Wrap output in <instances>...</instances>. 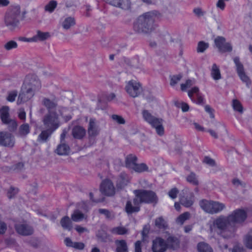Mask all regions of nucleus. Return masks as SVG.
Instances as JSON below:
<instances>
[{"label":"nucleus","mask_w":252,"mask_h":252,"mask_svg":"<svg viewBox=\"0 0 252 252\" xmlns=\"http://www.w3.org/2000/svg\"><path fill=\"white\" fill-rule=\"evenodd\" d=\"M160 14L156 10L149 11L139 16L133 25L135 32L140 34H147L154 29L153 24Z\"/></svg>","instance_id":"obj_1"},{"label":"nucleus","mask_w":252,"mask_h":252,"mask_svg":"<svg viewBox=\"0 0 252 252\" xmlns=\"http://www.w3.org/2000/svg\"><path fill=\"white\" fill-rule=\"evenodd\" d=\"M213 227L218 229V233L224 238H229L234 236L237 228L233 226L228 216L220 215L213 221Z\"/></svg>","instance_id":"obj_2"},{"label":"nucleus","mask_w":252,"mask_h":252,"mask_svg":"<svg viewBox=\"0 0 252 252\" xmlns=\"http://www.w3.org/2000/svg\"><path fill=\"white\" fill-rule=\"evenodd\" d=\"M135 198L133 203L135 204H157L158 201V197L156 193L152 190L145 189H136L133 191Z\"/></svg>","instance_id":"obj_3"},{"label":"nucleus","mask_w":252,"mask_h":252,"mask_svg":"<svg viewBox=\"0 0 252 252\" xmlns=\"http://www.w3.org/2000/svg\"><path fill=\"white\" fill-rule=\"evenodd\" d=\"M20 13V7L17 5L11 7L5 13L4 22L9 30H13L18 27Z\"/></svg>","instance_id":"obj_4"},{"label":"nucleus","mask_w":252,"mask_h":252,"mask_svg":"<svg viewBox=\"0 0 252 252\" xmlns=\"http://www.w3.org/2000/svg\"><path fill=\"white\" fill-rule=\"evenodd\" d=\"M164 237L167 239L166 242L160 237H157L153 241L152 250L153 252H165L168 248L173 246V237L168 232L163 233Z\"/></svg>","instance_id":"obj_5"},{"label":"nucleus","mask_w":252,"mask_h":252,"mask_svg":"<svg viewBox=\"0 0 252 252\" xmlns=\"http://www.w3.org/2000/svg\"><path fill=\"white\" fill-rule=\"evenodd\" d=\"M199 204L202 210L211 214H217L225 208V205L223 203L205 199L200 200Z\"/></svg>","instance_id":"obj_6"},{"label":"nucleus","mask_w":252,"mask_h":252,"mask_svg":"<svg viewBox=\"0 0 252 252\" xmlns=\"http://www.w3.org/2000/svg\"><path fill=\"white\" fill-rule=\"evenodd\" d=\"M142 114L144 120L155 128L157 134L160 136L163 135L162 120L152 116L147 110H144Z\"/></svg>","instance_id":"obj_7"},{"label":"nucleus","mask_w":252,"mask_h":252,"mask_svg":"<svg viewBox=\"0 0 252 252\" xmlns=\"http://www.w3.org/2000/svg\"><path fill=\"white\" fill-rule=\"evenodd\" d=\"M228 216L233 226L236 227V224H242L245 221L248 214L244 209L238 208L233 211Z\"/></svg>","instance_id":"obj_8"},{"label":"nucleus","mask_w":252,"mask_h":252,"mask_svg":"<svg viewBox=\"0 0 252 252\" xmlns=\"http://www.w3.org/2000/svg\"><path fill=\"white\" fill-rule=\"evenodd\" d=\"M45 128L54 131L60 126L59 116L56 112H51L45 115L43 119Z\"/></svg>","instance_id":"obj_9"},{"label":"nucleus","mask_w":252,"mask_h":252,"mask_svg":"<svg viewBox=\"0 0 252 252\" xmlns=\"http://www.w3.org/2000/svg\"><path fill=\"white\" fill-rule=\"evenodd\" d=\"M9 107L3 106L0 109V117L3 124L7 126L8 129L10 131H14L17 127V123L15 120L10 118Z\"/></svg>","instance_id":"obj_10"},{"label":"nucleus","mask_w":252,"mask_h":252,"mask_svg":"<svg viewBox=\"0 0 252 252\" xmlns=\"http://www.w3.org/2000/svg\"><path fill=\"white\" fill-rule=\"evenodd\" d=\"M23 86L35 92L39 91L41 86L39 79L34 74L27 75L25 77Z\"/></svg>","instance_id":"obj_11"},{"label":"nucleus","mask_w":252,"mask_h":252,"mask_svg":"<svg viewBox=\"0 0 252 252\" xmlns=\"http://www.w3.org/2000/svg\"><path fill=\"white\" fill-rule=\"evenodd\" d=\"M188 94L191 101L198 105H202L205 103V99L203 94L197 87H193L188 92Z\"/></svg>","instance_id":"obj_12"},{"label":"nucleus","mask_w":252,"mask_h":252,"mask_svg":"<svg viewBox=\"0 0 252 252\" xmlns=\"http://www.w3.org/2000/svg\"><path fill=\"white\" fill-rule=\"evenodd\" d=\"M214 43L220 52H230L232 50L231 43L226 42V39L223 36H217L214 40Z\"/></svg>","instance_id":"obj_13"},{"label":"nucleus","mask_w":252,"mask_h":252,"mask_svg":"<svg viewBox=\"0 0 252 252\" xmlns=\"http://www.w3.org/2000/svg\"><path fill=\"white\" fill-rule=\"evenodd\" d=\"M234 63L236 67L237 74L241 80L248 85L251 83L249 77L246 74L243 64L240 62L238 57H235L233 59Z\"/></svg>","instance_id":"obj_14"},{"label":"nucleus","mask_w":252,"mask_h":252,"mask_svg":"<svg viewBox=\"0 0 252 252\" xmlns=\"http://www.w3.org/2000/svg\"><path fill=\"white\" fill-rule=\"evenodd\" d=\"M127 93L133 97L138 96L140 94L142 88L139 83L135 81H130L126 87Z\"/></svg>","instance_id":"obj_15"},{"label":"nucleus","mask_w":252,"mask_h":252,"mask_svg":"<svg viewBox=\"0 0 252 252\" xmlns=\"http://www.w3.org/2000/svg\"><path fill=\"white\" fill-rule=\"evenodd\" d=\"M15 139L14 136L11 133L8 132H0V145L12 148L15 145Z\"/></svg>","instance_id":"obj_16"},{"label":"nucleus","mask_w":252,"mask_h":252,"mask_svg":"<svg viewBox=\"0 0 252 252\" xmlns=\"http://www.w3.org/2000/svg\"><path fill=\"white\" fill-rule=\"evenodd\" d=\"M35 93V92L23 86L18 97L17 104L19 105L28 101L33 97Z\"/></svg>","instance_id":"obj_17"},{"label":"nucleus","mask_w":252,"mask_h":252,"mask_svg":"<svg viewBox=\"0 0 252 252\" xmlns=\"http://www.w3.org/2000/svg\"><path fill=\"white\" fill-rule=\"evenodd\" d=\"M100 190L102 193L107 196L114 195L115 193V189L113 184L109 179H105L102 182Z\"/></svg>","instance_id":"obj_18"},{"label":"nucleus","mask_w":252,"mask_h":252,"mask_svg":"<svg viewBox=\"0 0 252 252\" xmlns=\"http://www.w3.org/2000/svg\"><path fill=\"white\" fill-rule=\"evenodd\" d=\"M16 232L23 236H29L33 232V228L26 222L17 223L14 225Z\"/></svg>","instance_id":"obj_19"},{"label":"nucleus","mask_w":252,"mask_h":252,"mask_svg":"<svg viewBox=\"0 0 252 252\" xmlns=\"http://www.w3.org/2000/svg\"><path fill=\"white\" fill-rule=\"evenodd\" d=\"M130 178L125 172L121 173L117 179L116 186L118 189H122L125 188L130 182Z\"/></svg>","instance_id":"obj_20"},{"label":"nucleus","mask_w":252,"mask_h":252,"mask_svg":"<svg viewBox=\"0 0 252 252\" xmlns=\"http://www.w3.org/2000/svg\"><path fill=\"white\" fill-rule=\"evenodd\" d=\"M99 132V129L96 124L95 120L93 118L90 119L88 128V133L89 137H95L98 135Z\"/></svg>","instance_id":"obj_21"},{"label":"nucleus","mask_w":252,"mask_h":252,"mask_svg":"<svg viewBox=\"0 0 252 252\" xmlns=\"http://www.w3.org/2000/svg\"><path fill=\"white\" fill-rule=\"evenodd\" d=\"M194 201V195L192 192L186 196H181L180 199V203L187 208L191 206Z\"/></svg>","instance_id":"obj_22"},{"label":"nucleus","mask_w":252,"mask_h":252,"mask_svg":"<svg viewBox=\"0 0 252 252\" xmlns=\"http://www.w3.org/2000/svg\"><path fill=\"white\" fill-rule=\"evenodd\" d=\"M86 133L85 129L80 126H75L72 129V135L75 139H82L85 136Z\"/></svg>","instance_id":"obj_23"},{"label":"nucleus","mask_w":252,"mask_h":252,"mask_svg":"<svg viewBox=\"0 0 252 252\" xmlns=\"http://www.w3.org/2000/svg\"><path fill=\"white\" fill-rule=\"evenodd\" d=\"M36 33V34L33 36L34 42L44 41L51 36L50 33L49 32H43L38 30Z\"/></svg>","instance_id":"obj_24"},{"label":"nucleus","mask_w":252,"mask_h":252,"mask_svg":"<svg viewBox=\"0 0 252 252\" xmlns=\"http://www.w3.org/2000/svg\"><path fill=\"white\" fill-rule=\"evenodd\" d=\"M76 24V21L74 17L68 16L65 17L61 23L63 28L65 30L70 29Z\"/></svg>","instance_id":"obj_25"},{"label":"nucleus","mask_w":252,"mask_h":252,"mask_svg":"<svg viewBox=\"0 0 252 252\" xmlns=\"http://www.w3.org/2000/svg\"><path fill=\"white\" fill-rule=\"evenodd\" d=\"M42 104L46 107L48 110V113L51 112H56L55 109L57 106V104L54 101H52L49 98H44L42 101Z\"/></svg>","instance_id":"obj_26"},{"label":"nucleus","mask_w":252,"mask_h":252,"mask_svg":"<svg viewBox=\"0 0 252 252\" xmlns=\"http://www.w3.org/2000/svg\"><path fill=\"white\" fill-rule=\"evenodd\" d=\"M70 152V148L68 145L65 143H61L56 150V153L60 156L67 155Z\"/></svg>","instance_id":"obj_27"},{"label":"nucleus","mask_w":252,"mask_h":252,"mask_svg":"<svg viewBox=\"0 0 252 252\" xmlns=\"http://www.w3.org/2000/svg\"><path fill=\"white\" fill-rule=\"evenodd\" d=\"M115 243L116 245V252H128V247L125 240H116Z\"/></svg>","instance_id":"obj_28"},{"label":"nucleus","mask_w":252,"mask_h":252,"mask_svg":"<svg viewBox=\"0 0 252 252\" xmlns=\"http://www.w3.org/2000/svg\"><path fill=\"white\" fill-rule=\"evenodd\" d=\"M137 158L135 155L130 154L127 155L125 159L126 166L128 168L132 169L136 164Z\"/></svg>","instance_id":"obj_29"},{"label":"nucleus","mask_w":252,"mask_h":252,"mask_svg":"<svg viewBox=\"0 0 252 252\" xmlns=\"http://www.w3.org/2000/svg\"><path fill=\"white\" fill-rule=\"evenodd\" d=\"M53 132L48 129L42 131L38 136L37 141L39 143L46 142Z\"/></svg>","instance_id":"obj_30"},{"label":"nucleus","mask_w":252,"mask_h":252,"mask_svg":"<svg viewBox=\"0 0 252 252\" xmlns=\"http://www.w3.org/2000/svg\"><path fill=\"white\" fill-rule=\"evenodd\" d=\"M134 206H132L130 201H127L126 205V211L127 214H131L133 213L138 212L140 210V204H135L133 203Z\"/></svg>","instance_id":"obj_31"},{"label":"nucleus","mask_w":252,"mask_h":252,"mask_svg":"<svg viewBox=\"0 0 252 252\" xmlns=\"http://www.w3.org/2000/svg\"><path fill=\"white\" fill-rule=\"evenodd\" d=\"M60 223L62 227L64 229L70 231L72 228V221L68 216H65L62 218L61 220Z\"/></svg>","instance_id":"obj_32"},{"label":"nucleus","mask_w":252,"mask_h":252,"mask_svg":"<svg viewBox=\"0 0 252 252\" xmlns=\"http://www.w3.org/2000/svg\"><path fill=\"white\" fill-rule=\"evenodd\" d=\"M30 132V128L29 124H24L20 126L18 130V134L21 137H25Z\"/></svg>","instance_id":"obj_33"},{"label":"nucleus","mask_w":252,"mask_h":252,"mask_svg":"<svg viewBox=\"0 0 252 252\" xmlns=\"http://www.w3.org/2000/svg\"><path fill=\"white\" fill-rule=\"evenodd\" d=\"M110 231L113 234L124 235L128 233V229L123 226H117L111 228Z\"/></svg>","instance_id":"obj_34"},{"label":"nucleus","mask_w":252,"mask_h":252,"mask_svg":"<svg viewBox=\"0 0 252 252\" xmlns=\"http://www.w3.org/2000/svg\"><path fill=\"white\" fill-rule=\"evenodd\" d=\"M190 214L188 212H184L177 218L176 222L177 224L183 225L184 222L190 219Z\"/></svg>","instance_id":"obj_35"},{"label":"nucleus","mask_w":252,"mask_h":252,"mask_svg":"<svg viewBox=\"0 0 252 252\" xmlns=\"http://www.w3.org/2000/svg\"><path fill=\"white\" fill-rule=\"evenodd\" d=\"M211 74L212 78L215 80H218L221 78L220 70L216 63H214L212 65Z\"/></svg>","instance_id":"obj_36"},{"label":"nucleus","mask_w":252,"mask_h":252,"mask_svg":"<svg viewBox=\"0 0 252 252\" xmlns=\"http://www.w3.org/2000/svg\"><path fill=\"white\" fill-rule=\"evenodd\" d=\"M155 225L159 229L166 230L168 228V225L166 221L161 217L155 220Z\"/></svg>","instance_id":"obj_37"},{"label":"nucleus","mask_w":252,"mask_h":252,"mask_svg":"<svg viewBox=\"0 0 252 252\" xmlns=\"http://www.w3.org/2000/svg\"><path fill=\"white\" fill-rule=\"evenodd\" d=\"M197 250L199 252H213L212 248L204 242H200L198 244Z\"/></svg>","instance_id":"obj_38"},{"label":"nucleus","mask_w":252,"mask_h":252,"mask_svg":"<svg viewBox=\"0 0 252 252\" xmlns=\"http://www.w3.org/2000/svg\"><path fill=\"white\" fill-rule=\"evenodd\" d=\"M85 215L78 210H76L71 215V219L75 222H78L85 218Z\"/></svg>","instance_id":"obj_39"},{"label":"nucleus","mask_w":252,"mask_h":252,"mask_svg":"<svg viewBox=\"0 0 252 252\" xmlns=\"http://www.w3.org/2000/svg\"><path fill=\"white\" fill-rule=\"evenodd\" d=\"M136 172L141 173L145 171H148V166L144 163L140 164L136 163L132 169Z\"/></svg>","instance_id":"obj_40"},{"label":"nucleus","mask_w":252,"mask_h":252,"mask_svg":"<svg viewBox=\"0 0 252 252\" xmlns=\"http://www.w3.org/2000/svg\"><path fill=\"white\" fill-rule=\"evenodd\" d=\"M187 181L194 186H197L199 184V182L197 178L196 174L194 172H191L186 177Z\"/></svg>","instance_id":"obj_41"},{"label":"nucleus","mask_w":252,"mask_h":252,"mask_svg":"<svg viewBox=\"0 0 252 252\" xmlns=\"http://www.w3.org/2000/svg\"><path fill=\"white\" fill-rule=\"evenodd\" d=\"M174 105L178 108H181L183 112H188L189 110V104L182 101H177L174 102Z\"/></svg>","instance_id":"obj_42"},{"label":"nucleus","mask_w":252,"mask_h":252,"mask_svg":"<svg viewBox=\"0 0 252 252\" xmlns=\"http://www.w3.org/2000/svg\"><path fill=\"white\" fill-rule=\"evenodd\" d=\"M209 43L203 41H200L198 43L197 52L198 53H203L209 47Z\"/></svg>","instance_id":"obj_43"},{"label":"nucleus","mask_w":252,"mask_h":252,"mask_svg":"<svg viewBox=\"0 0 252 252\" xmlns=\"http://www.w3.org/2000/svg\"><path fill=\"white\" fill-rule=\"evenodd\" d=\"M232 106L234 110L240 113L243 111V106L240 102L237 99H234L232 101Z\"/></svg>","instance_id":"obj_44"},{"label":"nucleus","mask_w":252,"mask_h":252,"mask_svg":"<svg viewBox=\"0 0 252 252\" xmlns=\"http://www.w3.org/2000/svg\"><path fill=\"white\" fill-rule=\"evenodd\" d=\"M18 47L17 42L14 40H10L7 42L4 45V48L5 50L9 51L13 49H16Z\"/></svg>","instance_id":"obj_45"},{"label":"nucleus","mask_w":252,"mask_h":252,"mask_svg":"<svg viewBox=\"0 0 252 252\" xmlns=\"http://www.w3.org/2000/svg\"><path fill=\"white\" fill-rule=\"evenodd\" d=\"M57 5L56 1L51 0L45 6V10L49 12H52L56 7Z\"/></svg>","instance_id":"obj_46"},{"label":"nucleus","mask_w":252,"mask_h":252,"mask_svg":"<svg viewBox=\"0 0 252 252\" xmlns=\"http://www.w3.org/2000/svg\"><path fill=\"white\" fill-rule=\"evenodd\" d=\"M194 80L188 79L186 81L185 83L181 84V90L183 92H185L187 91L188 88L194 85Z\"/></svg>","instance_id":"obj_47"},{"label":"nucleus","mask_w":252,"mask_h":252,"mask_svg":"<svg viewBox=\"0 0 252 252\" xmlns=\"http://www.w3.org/2000/svg\"><path fill=\"white\" fill-rule=\"evenodd\" d=\"M18 192V189L14 187H10L7 191V195L9 199L14 198Z\"/></svg>","instance_id":"obj_48"},{"label":"nucleus","mask_w":252,"mask_h":252,"mask_svg":"<svg viewBox=\"0 0 252 252\" xmlns=\"http://www.w3.org/2000/svg\"><path fill=\"white\" fill-rule=\"evenodd\" d=\"M120 5H118V7L125 9H128L130 7V2L129 0H121L120 1Z\"/></svg>","instance_id":"obj_49"},{"label":"nucleus","mask_w":252,"mask_h":252,"mask_svg":"<svg viewBox=\"0 0 252 252\" xmlns=\"http://www.w3.org/2000/svg\"><path fill=\"white\" fill-rule=\"evenodd\" d=\"M111 118L119 124H125L126 123L125 119L121 116L114 114L112 115Z\"/></svg>","instance_id":"obj_50"},{"label":"nucleus","mask_w":252,"mask_h":252,"mask_svg":"<svg viewBox=\"0 0 252 252\" xmlns=\"http://www.w3.org/2000/svg\"><path fill=\"white\" fill-rule=\"evenodd\" d=\"M203 162L212 167L216 165V162L215 160L208 156L204 157Z\"/></svg>","instance_id":"obj_51"},{"label":"nucleus","mask_w":252,"mask_h":252,"mask_svg":"<svg viewBox=\"0 0 252 252\" xmlns=\"http://www.w3.org/2000/svg\"><path fill=\"white\" fill-rule=\"evenodd\" d=\"M245 244L247 248L252 249V236L247 235L245 239Z\"/></svg>","instance_id":"obj_52"},{"label":"nucleus","mask_w":252,"mask_h":252,"mask_svg":"<svg viewBox=\"0 0 252 252\" xmlns=\"http://www.w3.org/2000/svg\"><path fill=\"white\" fill-rule=\"evenodd\" d=\"M17 95V92L13 91L8 93L6 99L10 102H13Z\"/></svg>","instance_id":"obj_53"},{"label":"nucleus","mask_w":252,"mask_h":252,"mask_svg":"<svg viewBox=\"0 0 252 252\" xmlns=\"http://www.w3.org/2000/svg\"><path fill=\"white\" fill-rule=\"evenodd\" d=\"M24 167V164L22 162H19L12 166L13 170L15 171H19L22 170Z\"/></svg>","instance_id":"obj_54"},{"label":"nucleus","mask_w":252,"mask_h":252,"mask_svg":"<svg viewBox=\"0 0 252 252\" xmlns=\"http://www.w3.org/2000/svg\"><path fill=\"white\" fill-rule=\"evenodd\" d=\"M85 247V245L82 242H74L73 245V248L79 250H82Z\"/></svg>","instance_id":"obj_55"},{"label":"nucleus","mask_w":252,"mask_h":252,"mask_svg":"<svg viewBox=\"0 0 252 252\" xmlns=\"http://www.w3.org/2000/svg\"><path fill=\"white\" fill-rule=\"evenodd\" d=\"M98 212L100 214L104 215L106 216V217L108 219H110L111 218V214L110 212L107 209H99L98 210Z\"/></svg>","instance_id":"obj_56"},{"label":"nucleus","mask_w":252,"mask_h":252,"mask_svg":"<svg viewBox=\"0 0 252 252\" xmlns=\"http://www.w3.org/2000/svg\"><path fill=\"white\" fill-rule=\"evenodd\" d=\"M149 233V230L148 228L144 227L142 231V241L143 242L147 241L148 238V234Z\"/></svg>","instance_id":"obj_57"},{"label":"nucleus","mask_w":252,"mask_h":252,"mask_svg":"<svg viewBox=\"0 0 252 252\" xmlns=\"http://www.w3.org/2000/svg\"><path fill=\"white\" fill-rule=\"evenodd\" d=\"M205 110L206 112L210 114V117L212 118H214V110L209 105H206L205 106Z\"/></svg>","instance_id":"obj_58"},{"label":"nucleus","mask_w":252,"mask_h":252,"mask_svg":"<svg viewBox=\"0 0 252 252\" xmlns=\"http://www.w3.org/2000/svg\"><path fill=\"white\" fill-rule=\"evenodd\" d=\"M231 251L232 252H244V249L242 247H241L238 245H236L234 246L232 250L229 249V251Z\"/></svg>","instance_id":"obj_59"},{"label":"nucleus","mask_w":252,"mask_h":252,"mask_svg":"<svg viewBox=\"0 0 252 252\" xmlns=\"http://www.w3.org/2000/svg\"><path fill=\"white\" fill-rule=\"evenodd\" d=\"M18 117L21 120H25L26 119V112L24 109H20Z\"/></svg>","instance_id":"obj_60"},{"label":"nucleus","mask_w":252,"mask_h":252,"mask_svg":"<svg viewBox=\"0 0 252 252\" xmlns=\"http://www.w3.org/2000/svg\"><path fill=\"white\" fill-rule=\"evenodd\" d=\"M193 13L198 17H200L204 15V12L200 8H195L193 10Z\"/></svg>","instance_id":"obj_61"},{"label":"nucleus","mask_w":252,"mask_h":252,"mask_svg":"<svg viewBox=\"0 0 252 252\" xmlns=\"http://www.w3.org/2000/svg\"><path fill=\"white\" fill-rule=\"evenodd\" d=\"M141 242L140 241H137L135 243V252H142Z\"/></svg>","instance_id":"obj_62"},{"label":"nucleus","mask_w":252,"mask_h":252,"mask_svg":"<svg viewBox=\"0 0 252 252\" xmlns=\"http://www.w3.org/2000/svg\"><path fill=\"white\" fill-rule=\"evenodd\" d=\"M76 230L79 233H82L85 232H88L87 228L82 227L80 225H76L75 227Z\"/></svg>","instance_id":"obj_63"},{"label":"nucleus","mask_w":252,"mask_h":252,"mask_svg":"<svg viewBox=\"0 0 252 252\" xmlns=\"http://www.w3.org/2000/svg\"><path fill=\"white\" fill-rule=\"evenodd\" d=\"M225 4L224 0H219L217 3V7L220 8L221 10H223L225 8Z\"/></svg>","instance_id":"obj_64"}]
</instances>
